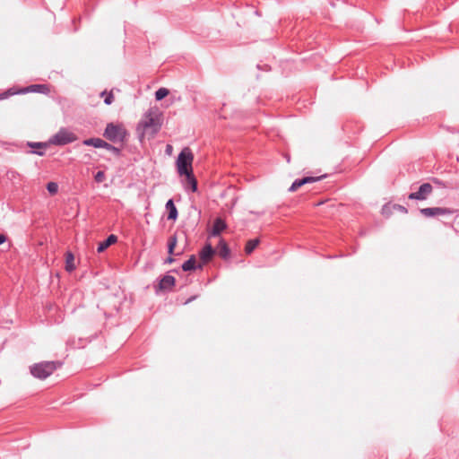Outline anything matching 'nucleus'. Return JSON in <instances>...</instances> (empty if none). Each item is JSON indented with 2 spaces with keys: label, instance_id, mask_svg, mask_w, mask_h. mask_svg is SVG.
Wrapping results in <instances>:
<instances>
[{
  "label": "nucleus",
  "instance_id": "obj_1",
  "mask_svg": "<svg viewBox=\"0 0 459 459\" xmlns=\"http://www.w3.org/2000/svg\"><path fill=\"white\" fill-rule=\"evenodd\" d=\"M162 126V114L158 108H150L143 116L137 125V131L142 130L143 134L147 132L157 134Z\"/></svg>",
  "mask_w": 459,
  "mask_h": 459
},
{
  "label": "nucleus",
  "instance_id": "obj_2",
  "mask_svg": "<svg viewBox=\"0 0 459 459\" xmlns=\"http://www.w3.org/2000/svg\"><path fill=\"white\" fill-rule=\"evenodd\" d=\"M103 136L111 143L124 144L127 141L128 132L121 124H107Z\"/></svg>",
  "mask_w": 459,
  "mask_h": 459
},
{
  "label": "nucleus",
  "instance_id": "obj_3",
  "mask_svg": "<svg viewBox=\"0 0 459 459\" xmlns=\"http://www.w3.org/2000/svg\"><path fill=\"white\" fill-rule=\"evenodd\" d=\"M194 155L192 151L186 147L178 154L177 159V169L180 176L193 172L192 162Z\"/></svg>",
  "mask_w": 459,
  "mask_h": 459
},
{
  "label": "nucleus",
  "instance_id": "obj_4",
  "mask_svg": "<svg viewBox=\"0 0 459 459\" xmlns=\"http://www.w3.org/2000/svg\"><path fill=\"white\" fill-rule=\"evenodd\" d=\"M56 369L55 361H41L30 367V374L39 379H46Z\"/></svg>",
  "mask_w": 459,
  "mask_h": 459
},
{
  "label": "nucleus",
  "instance_id": "obj_5",
  "mask_svg": "<svg viewBox=\"0 0 459 459\" xmlns=\"http://www.w3.org/2000/svg\"><path fill=\"white\" fill-rule=\"evenodd\" d=\"M76 140L77 136L74 133L70 132L66 128H61L49 139V143L57 146H64L72 143Z\"/></svg>",
  "mask_w": 459,
  "mask_h": 459
},
{
  "label": "nucleus",
  "instance_id": "obj_6",
  "mask_svg": "<svg viewBox=\"0 0 459 459\" xmlns=\"http://www.w3.org/2000/svg\"><path fill=\"white\" fill-rule=\"evenodd\" d=\"M433 186L429 183H423L420 186L418 191L409 194L408 198L410 200H426L429 195L432 193Z\"/></svg>",
  "mask_w": 459,
  "mask_h": 459
},
{
  "label": "nucleus",
  "instance_id": "obj_7",
  "mask_svg": "<svg viewBox=\"0 0 459 459\" xmlns=\"http://www.w3.org/2000/svg\"><path fill=\"white\" fill-rule=\"evenodd\" d=\"M420 212L427 218L435 217L438 215H446L453 213V211L449 208L444 207H428L420 210Z\"/></svg>",
  "mask_w": 459,
  "mask_h": 459
},
{
  "label": "nucleus",
  "instance_id": "obj_8",
  "mask_svg": "<svg viewBox=\"0 0 459 459\" xmlns=\"http://www.w3.org/2000/svg\"><path fill=\"white\" fill-rule=\"evenodd\" d=\"M325 177V175H323L318 177H304L302 178H297L291 184L290 187L289 188V191L294 192L306 184L317 182Z\"/></svg>",
  "mask_w": 459,
  "mask_h": 459
},
{
  "label": "nucleus",
  "instance_id": "obj_9",
  "mask_svg": "<svg viewBox=\"0 0 459 459\" xmlns=\"http://www.w3.org/2000/svg\"><path fill=\"white\" fill-rule=\"evenodd\" d=\"M176 283V279L172 275H164L159 282L158 288L160 290L167 291L170 290Z\"/></svg>",
  "mask_w": 459,
  "mask_h": 459
},
{
  "label": "nucleus",
  "instance_id": "obj_10",
  "mask_svg": "<svg viewBox=\"0 0 459 459\" xmlns=\"http://www.w3.org/2000/svg\"><path fill=\"white\" fill-rule=\"evenodd\" d=\"M215 250L210 243H207L200 251L199 256L204 264H207L212 258Z\"/></svg>",
  "mask_w": 459,
  "mask_h": 459
},
{
  "label": "nucleus",
  "instance_id": "obj_11",
  "mask_svg": "<svg viewBox=\"0 0 459 459\" xmlns=\"http://www.w3.org/2000/svg\"><path fill=\"white\" fill-rule=\"evenodd\" d=\"M226 228H227V224H226L225 221L222 220L221 218L218 217L213 221L212 231L210 234L212 237L220 236L221 233L224 230H226Z\"/></svg>",
  "mask_w": 459,
  "mask_h": 459
},
{
  "label": "nucleus",
  "instance_id": "obj_12",
  "mask_svg": "<svg viewBox=\"0 0 459 459\" xmlns=\"http://www.w3.org/2000/svg\"><path fill=\"white\" fill-rule=\"evenodd\" d=\"M165 208L168 212L167 219L169 221H175L178 217V212L174 204V201L172 199L168 200L166 203Z\"/></svg>",
  "mask_w": 459,
  "mask_h": 459
},
{
  "label": "nucleus",
  "instance_id": "obj_13",
  "mask_svg": "<svg viewBox=\"0 0 459 459\" xmlns=\"http://www.w3.org/2000/svg\"><path fill=\"white\" fill-rule=\"evenodd\" d=\"M49 91L48 86L47 84H31L21 91V92H36L46 94Z\"/></svg>",
  "mask_w": 459,
  "mask_h": 459
},
{
  "label": "nucleus",
  "instance_id": "obj_14",
  "mask_svg": "<svg viewBox=\"0 0 459 459\" xmlns=\"http://www.w3.org/2000/svg\"><path fill=\"white\" fill-rule=\"evenodd\" d=\"M117 241V237L114 234H110L104 241L100 242L97 247L98 253L105 251L109 246L115 244Z\"/></svg>",
  "mask_w": 459,
  "mask_h": 459
},
{
  "label": "nucleus",
  "instance_id": "obj_15",
  "mask_svg": "<svg viewBox=\"0 0 459 459\" xmlns=\"http://www.w3.org/2000/svg\"><path fill=\"white\" fill-rule=\"evenodd\" d=\"M28 146L32 149H37L31 152V153L37 154L39 156H43L45 154V150L48 147V143H35V142H28Z\"/></svg>",
  "mask_w": 459,
  "mask_h": 459
},
{
  "label": "nucleus",
  "instance_id": "obj_16",
  "mask_svg": "<svg viewBox=\"0 0 459 459\" xmlns=\"http://www.w3.org/2000/svg\"><path fill=\"white\" fill-rule=\"evenodd\" d=\"M182 270L184 272H188V271H194L197 268L201 269L202 268V265L199 264L197 265L196 264V259H195V256L194 255H192L189 259H187L186 261H185L181 266Z\"/></svg>",
  "mask_w": 459,
  "mask_h": 459
},
{
  "label": "nucleus",
  "instance_id": "obj_17",
  "mask_svg": "<svg viewBox=\"0 0 459 459\" xmlns=\"http://www.w3.org/2000/svg\"><path fill=\"white\" fill-rule=\"evenodd\" d=\"M218 255L222 259H228L230 255V249L224 239H221L218 244Z\"/></svg>",
  "mask_w": 459,
  "mask_h": 459
},
{
  "label": "nucleus",
  "instance_id": "obj_18",
  "mask_svg": "<svg viewBox=\"0 0 459 459\" xmlns=\"http://www.w3.org/2000/svg\"><path fill=\"white\" fill-rule=\"evenodd\" d=\"M186 188L195 193L197 191V180L193 172L186 174Z\"/></svg>",
  "mask_w": 459,
  "mask_h": 459
},
{
  "label": "nucleus",
  "instance_id": "obj_19",
  "mask_svg": "<svg viewBox=\"0 0 459 459\" xmlns=\"http://www.w3.org/2000/svg\"><path fill=\"white\" fill-rule=\"evenodd\" d=\"M105 142L106 141L102 140L101 138L92 137L83 140L82 144L85 146H93L95 148H103Z\"/></svg>",
  "mask_w": 459,
  "mask_h": 459
},
{
  "label": "nucleus",
  "instance_id": "obj_20",
  "mask_svg": "<svg viewBox=\"0 0 459 459\" xmlns=\"http://www.w3.org/2000/svg\"><path fill=\"white\" fill-rule=\"evenodd\" d=\"M74 255L71 251L65 253V271L71 273L75 270V264L74 263Z\"/></svg>",
  "mask_w": 459,
  "mask_h": 459
},
{
  "label": "nucleus",
  "instance_id": "obj_21",
  "mask_svg": "<svg viewBox=\"0 0 459 459\" xmlns=\"http://www.w3.org/2000/svg\"><path fill=\"white\" fill-rule=\"evenodd\" d=\"M259 243H260L259 238L249 239L247 242L246 247H245L246 254L250 255L255 249V247L259 245Z\"/></svg>",
  "mask_w": 459,
  "mask_h": 459
},
{
  "label": "nucleus",
  "instance_id": "obj_22",
  "mask_svg": "<svg viewBox=\"0 0 459 459\" xmlns=\"http://www.w3.org/2000/svg\"><path fill=\"white\" fill-rule=\"evenodd\" d=\"M177 242H178L177 234H173V235H171L169 238V240H168V253L169 255H173L174 249H175V247L177 246Z\"/></svg>",
  "mask_w": 459,
  "mask_h": 459
},
{
  "label": "nucleus",
  "instance_id": "obj_23",
  "mask_svg": "<svg viewBox=\"0 0 459 459\" xmlns=\"http://www.w3.org/2000/svg\"><path fill=\"white\" fill-rule=\"evenodd\" d=\"M103 149L111 152L117 157H119L121 155V148H118L108 142H105Z\"/></svg>",
  "mask_w": 459,
  "mask_h": 459
},
{
  "label": "nucleus",
  "instance_id": "obj_24",
  "mask_svg": "<svg viewBox=\"0 0 459 459\" xmlns=\"http://www.w3.org/2000/svg\"><path fill=\"white\" fill-rule=\"evenodd\" d=\"M169 91L167 88H160L155 91V100L160 101L169 95Z\"/></svg>",
  "mask_w": 459,
  "mask_h": 459
},
{
  "label": "nucleus",
  "instance_id": "obj_25",
  "mask_svg": "<svg viewBox=\"0 0 459 459\" xmlns=\"http://www.w3.org/2000/svg\"><path fill=\"white\" fill-rule=\"evenodd\" d=\"M47 190L52 195L57 194L58 192V185L56 182H48L47 184Z\"/></svg>",
  "mask_w": 459,
  "mask_h": 459
},
{
  "label": "nucleus",
  "instance_id": "obj_26",
  "mask_svg": "<svg viewBox=\"0 0 459 459\" xmlns=\"http://www.w3.org/2000/svg\"><path fill=\"white\" fill-rule=\"evenodd\" d=\"M101 95L102 96L106 95V97L104 99V103L106 105H110V104L113 103V101H114V95H113L112 91L107 93V91H105L101 92Z\"/></svg>",
  "mask_w": 459,
  "mask_h": 459
},
{
  "label": "nucleus",
  "instance_id": "obj_27",
  "mask_svg": "<svg viewBox=\"0 0 459 459\" xmlns=\"http://www.w3.org/2000/svg\"><path fill=\"white\" fill-rule=\"evenodd\" d=\"M19 91H14L13 89H9L2 93H0V100H5L12 95L18 93Z\"/></svg>",
  "mask_w": 459,
  "mask_h": 459
},
{
  "label": "nucleus",
  "instance_id": "obj_28",
  "mask_svg": "<svg viewBox=\"0 0 459 459\" xmlns=\"http://www.w3.org/2000/svg\"><path fill=\"white\" fill-rule=\"evenodd\" d=\"M105 179H106V175H105V172H104V171H102V170H99V171L94 175V180H95L97 183H102Z\"/></svg>",
  "mask_w": 459,
  "mask_h": 459
},
{
  "label": "nucleus",
  "instance_id": "obj_29",
  "mask_svg": "<svg viewBox=\"0 0 459 459\" xmlns=\"http://www.w3.org/2000/svg\"><path fill=\"white\" fill-rule=\"evenodd\" d=\"M7 240V237L4 234H0V246Z\"/></svg>",
  "mask_w": 459,
  "mask_h": 459
},
{
  "label": "nucleus",
  "instance_id": "obj_30",
  "mask_svg": "<svg viewBox=\"0 0 459 459\" xmlns=\"http://www.w3.org/2000/svg\"><path fill=\"white\" fill-rule=\"evenodd\" d=\"M172 255H169V256L165 260L166 264H172L175 262V259L171 256Z\"/></svg>",
  "mask_w": 459,
  "mask_h": 459
},
{
  "label": "nucleus",
  "instance_id": "obj_31",
  "mask_svg": "<svg viewBox=\"0 0 459 459\" xmlns=\"http://www.w3.org/2000/svg\"><path fill=\"white\" fill-rule=\"evenodd\" d=\"M395 207H396L399 211H401V212H405V213H406V212H408V211H407V209H406L404 206H403V205H396Z\"/></svg>",
  "mask_w": 459,
  "mask_h": 459
},
{
  "label": "nucleus",
  "instance_id": "obj_32",
  "mask_svg": "<svg viewBox=\"0 0 459 459\" xmlns=\"http://www.w3.org/2000/svg\"><path fill=\"white\" fill-rule=\"evenodd\" d=\"M433 181L437 185H443L442 182L437 178H434Z\"/></svg>",
  "mask_w": 459,
  "mask_h": 459
}]
</instances>
